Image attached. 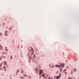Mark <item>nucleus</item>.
Here are the masks:
<instances>
[{
    "instance_id": "473e14b6",
    "label": "nucleus",
    "mask_w": 79,
    "mask_h": 79,
    "mask_svg": "<svg viewBox=\"0 0 79 79\" xmlns=\"http://www.w3.org/2000/svg\"><path fill=\"white\" fill-rule=\"evenodd\" d=\"M4 58H5V57H4Z\"/></svg>"
},
{
    "instance_id": "4be33fe9",
    "label": "nucleus",
    "mask_w": 79,
    "mask_h": 79,
    "mask_svg": "<svg viewBox=\"0 0 79 79\" xmlns=\"http://www.w3.org/2000/svg\"><path fill=\"white\" fill-rule=\"evenodd\" d=\"M4 71H7L6 69H5V70H4Z\"/></svg>"
},
{
    "instance_id": "5701e85b",
    "label": "nucleus",
    "mask_w": 79,
    "mask_h": 79,
    "mask_svg": "<svg viewBox=\"0 0 79 79\" xmlns=\"http://www.w3.org/2000/svg\"><path fill=\"white\" fill-rule=\"evenodd\" d=\"M68 79H72V78H71L70 77H69L68 78Z\"/></svg>"
},
{
    "instance_id": "a878e982",
    "label": "nucleus",
    "mask_w": 79,
    "mask_h": 79,
    "mask_svg": "<svg viewBox=\"0 0 79 79\" xmlns=\"http://www.w3.org/2000/svg\"><path fill=\"white\" fill-rule=\"evenodd\" d=\"M39 77V78H41V76H40Z\"/></svg>"
},
{
    "instance_id": "f704fd0d",
    "label": "nucleus",
    "mask_w": 79,
    "mask_h": 79,
    "mask_svg": "<svg viewBox=\"0 0 79 79\" xmlns=\"http://www.w3.org/2000/svg\"><path fill=\"white\" fill-rule=\"evenodd\" d=\"M78 79H79V78H78Z\"/></svg>"
},
{
    "instance_id": "ddd939ff",
    "label": "nucleus",
    "mask_w": 79,
    "mask_h": 79,
    "mask_svg": "<svg viewBox=\"0 0 79 79\" xmlns=\"http://www.w3.org/2000/svg\"><path fill=\"white\" fill-rule=\"evenodd\" d=\"M2 63H1L0 64V67H2Z\"/></svg>"
},
{
    "instance_id": "a211bd4d",
    "label": "nucleus",
    "mask_w": 79,
    "mask_h": 79,
    "mask_svg": "<svg viewBox=\"0 0 79 79\" xmlns=\"http://www.w3.org/2000/svg\"><path fill=\"white\" fill-rule=\"evenodd\" d=\"M0 35H2V34L1 33H0Z\"/></svg>"
},
{
    "instance_id": "f3484780",
    "label": "nucleus",
    "mask_w": 79,
    "mask_h": 79,
    "mask_svg": "<svg viewBox=\"0 0 79 79\" xmlns=\"http://www.w3.org/2000/svg\"><path fill=\"white\" fill-rule=\"evenodd\" d=\"M42 76L43 77H44V74H43L42 75Z\"/></svg>"
},
{
    "instance_id": "7c9ffc66",
    "label": "nucleus",
    "mask_w": 79,
    "mask_h": 79,
    "mask_svg": "<svg viewBox=\"0 0 79 79\" xmlns=\"http://www.w3.org/2000/svg\"><path fill=\"white\" fill-rule=\"evenodd\" d=\"M32 54H34V53H32Z\"/></svg>"
},
{
    "instance_id": "b1692460",
    "label": "nucleus",
    "mask_w": 79,
    "mask_h": 79,
    "mask_svg": "<svg viewBox=\"0 0 79 79\" xmlns=\"http://www.w3.org/2000/svg\"><path fill=\"white\" fill-rule=\"evenodd\" d=\"M23 71H21V73H23Z\"/></svg>"
},
{
    "instance_id": "aec40b11",
    "label": "nucleus",
    "mask_w": 79,
    "mask_h": 79,
    "mask_svg": "<svg viewBox=\"0 0 79 79\" xmlns=\"http://www.w3.org/2000/svg\"><path fill=\"white\" fill-rule=\"evenodd\" d=\"M5 35H6H6H7V34H5Z\"/></svg>"
},
{
    "instance_id": "f8f14e48",
    "label": "nucleus",
    "mask_w": 79,
    "mask_h": 79,
    "mask_svg": "<svg viewBox=\"0 0 79 79\" xmlns=\"http://www.w3.org/2000/svg\"><path fill=\"white\" fill-rule=\"evenodd\" d=\"M10 58L11 60H12L13 59V57H12V56H10Z\"/></svg>"
},
{
    "instance_id": "72a5a7b5",
    "label": "nucleus",
    "mask_w": 79,
    "mask_h": 79,
    "mask_svg": "<svg viewBox=\"0 0 79 79\" xmlns=\"http://www.w3.org/2000/svg\"><path fill=\"white\" fill-rule=\"evenodd\" d=\"M50 66V65H49V66Z\"/></svg>"
},
{
    "instance_id": "20e7f679",
    "label": "nucleus",
    "mask_w": 79,
    "mask_h": 79,
    "mask_svg": "<svg viewBox=\"0 0 79 79\" xmlns=\"http://www.w3.org/2000/svg\"><path fill=\"white\" fill-rule=\"evenodd\" d=\"M56 67H57L58 68H60V65H55Z\"/></svg>"
},
{
    "instance_id": "393cba45",
    "label": "nucleus",
    "mask_w": 79,
    "mask_h": 79,
    "mask_svg": "<svg viewBox=\"0 0 79 79\" xmlns=\"http://www.w3.org/2000/svg\"><path fill=\"white\" fill-rule=\"evenodd\" d=\"M35 56L34 55V56H33V58H35Z\"/></svg>"
},
{
    "instance_id": "dca6fc26",
    "label": "nucleus",
    "mask_w": 79,
    "mask_h": 79,
    "mask_svg": "<svg viewBox=\"0 0 79 79\" xmlns=\"http://www.w3.org/2000/svg\"><path fill=\"white\" fill-rule=\"evenodd\" d=\"M50 78H51V77H50V76H49L48 77V79H50Z\"/></svg>"
},
{
    "instance_id": "4468645a",
    "label": "nucleus",
    "mask_w": 79,
    "mask_h": 79,
    "mask_svg": "<svg viewBox=\"0 0 79 79\" xmlns=\"http://www.w3.org/2000/svg\"><path fill=\"white\" fill-rule=\"evenodd\" d=\"M5 68H6V67H5V66H4L3 67V69H5Z\"/></svg>"
},
{
    "instance_id": "6e6552de",
    "label": "nucleus",
    "mask_w": 79,
    "mask_h": 79,
    "mask_svg": "<svg viewBox=\"0 0 79 79\" xmlns=\"http://www.w3.org/2000/svg\"><path fill=\"white\" fill-rule=\"evenodd\" d=\"M60 72H61V71H62V70H63V69L60 68Z\"/></svg>"
},
{
    "instance_id": "412c9836",
    "label": "nucleus",
    "mask_w": 79,
    "mask_h": 79,
    "mask_svg": "<svg viewBox=\"0 0 79 79\" xmlns=\"http://www.w3.org/2000/svg\"><path fill=\"white\" fill-rule=\"evenodd\" d=\"M0 69L2 71V68H0Z\"/></svg>"
},
{
    "instance_id": "39448f33",
    "label": "nucleus",
    "mask_w": 79,
    "mask_h": 79,
    "mask_svg": "<svg viewBox=\"0 0 79 79\" xmlns=\"http://www.w3.org/2000/svg\"><path fill=\"white\" fill-rule=\"evenodd\" d=\"M0 50H2V46H1V45L0 44Z\"/></svg>"
},
{
    "instance_id": "bb28decb",
    "label": "nucleus",
    "mask_w": 79,
    "mask_h": 79,
    "mask_svg": "<svg viewBox=\"0 0 79 79\" xmlns=\"http://www.w3.org/2000/svg\"><path fill=\"white\" fill-rule=\"evenodd\" d=\"M0 60H2V57H0Z\"/></svg>"
},
{
    "instance_id": "9d476101",
    "label": "nucleus",
    "mask_w": 79,
    "mask_h": 79,
    "mask_svg": "<svg viewBox=\"0 0 79 79\" xmlns=\"http://www.w3.org/2000/svg\"><path fill=\"white\" fill-rule=\"evenodd\" d=\"M6 47H5V50L6 51H8V50L7 49V48H6Z\"/></svg>"
},
{
    "instance_id": "2eb2a0df",
    "label": "nucleus",
    "mask_w": 79,
    "mask_h": 79,
    "mask_svg": "<svg viewBox=\"0 0 79 79\" xmlns=\"http://www.w3.org/2000/svg\"><path fill=\"white\" fill-rule=\"evenodd\" d=\"M66 71V69H65L63 71L64 72H65V71Z\"/></svg>"
},
{
    "instance_id": "f257e3e1",
    "label": "nucleus",
    "mask_w": 79,
    "mask_h": 79,
    "mask_svg": "<svg viewBox=\"0 0 79 79\" xmlns=\"http://www.w3.org/2000/svg\"><path fill=\"white\" fill-rule=\"evenodd\" d=\"M61 76V74H59V76H57L56 77V79H60V77Z\"/></svg>"
},
{
    "instance_id": "f03ea898",
    "label": "nucleus",
    "mask_w": 79,
    "mask_h": 79,
    "mask_svg": "<svg viewBox=\"0 0 79 79\" xmlns=\"http://www.w3.org/2000/svg\"><path fill=\"white\" fill-rule=\"evenodd\" d=\"M44 73V71H42V70L41 69L40 72V74H41L42 73Z\"/></svg>"
},
{
    "instance_id": "2f4dec72",
    "label": "nucleus",
    "mask_w": 79,
    "mask_h": 79,
    "mask_svg": "<svg viewBox=\"0 0 79 79\" xmlns=\"http://www.w3.org/2000/svg\"><path fill=\"white\" fill-rule=\"evenodd\" d=\"M55 77H56V76L54 77V78H55Z\"/></svg>"
},
{
    "instance_id": "cd10ccee",
    "label": "nucleus",
    "mask_w": 79,
    "mask_h": 79,
    "mask_svg": "<svg viewBox=\"0 0 79 79\" xmlns=\"http://www.w3.org/2000/svg\"><path fill=\"white\" fill-rule=\"evenodd\" d=\"M6 32V33H7V31H6V32Z\"/></svg>"
},
{
    "instance_id": "423d86ee",
    "label": "nucleus",
    "mask_w": 79,
    "mask_h": 79,
    "mask_svg": "<svg viewBox=\"0 0 79 79\" xmlns=\"http://www.w3.org/2000/svg\"><path fill=\"white\" fill-rule=\"evenodd\" d=\"M4 65H6V62L4 61Z\"/></svg>"
},
{
    "instance_id": "6ab92c4d",
    "label": "nucleus",
    "mask_w": 79,
    "mask_h": 79,
    "mask_svg": "<svg viewBox=\"0 0 79 79\" xmlns=\"http://www.w3.org/2000/svg\"><path fill=\"white\" fill-rule=\"evenodd\" d=\"M54 66H53V65H52L51 67V68H53V67Z\"/></svg>"
},
{
    "instance_id": "0eeeda50",
    "label": "nucleus",
    "mask_w": 79,
    "mask_h": 79,
    "mask_svg": "<svg viewBox=\"0 0 79 79\" xmlns=\"http://www.w3.org/2000/svg\"><path fill=\"white\" fill-rule=\"evenodd\" d=\"M23 76H25V77H27V75H25V74H24L23 75Z\"/></svg>"
},
{
    "instance_id": "c756f323",
    "label": "nucleus",
    "mask_w": 79,
    "mask_h": 79,
    "mask_svg": "<svg viewBox=\"0 0 79 79\" xmlns=\"http://www.w3.org/2000/svg\"><path fill=\"white\" fill-rule=\"evenodd\" d=\"M37 73H39V72L37 71Z\"/></svg>"
},
{
    "instance_id": "c85d7f7f",
    "label": "nucleus",
    "mask_w": 79,
    "mask_h": 79,
    "mask_svg": "<svg viewBox=\"0 0 79 79\" xmlns=\"http://www.w3.org/2000/svg\"><path fill=\"white\" fill-rule=\"evenodd\" d=\"M56 73H58V71H57V72H56Z\"/></svg>"
},
{
    "instance_id": "7ed1b4c3",
    "label": "nucleus",
    "mask_w": 79,
    "mask_h": 79,
    "mask_svg": "<svg viewBox=\"0 0 79 79\" xmlns=\"http://www.w3.org/2000/svg\"><path fill=\"white\" fill-rule=\"evenodd\" d=\"M60 66H61L62 68H64V64H63Z\"/></svg>"
},
{
    "instance_id": "1a4fd4ad",
    "label": "nucleus",
    "mask_w": 79,
    "mask_h": 79,
    "mask_svg": "<svg viewBox=\"0 0 79 79\" xmlns=\"http://www.w3.org/2000/svg\"><path fill=\"white\" fill-rule=\"evenodd\" d=\"M73 71L74 72H76V69H73Z\"/></svg>"
},
{
    "instance_id": "9b49d317",
    "label": "nucleus",
    "mask_w": 79,
    "mask_h": 79,
    "mask_svg": "<svg viewBox=\"0 0 79 79\" xmlns=\"http://www.w3.org/2000/svg\"><path fill=\"white\" fill-rule=\"evenodd\" d=\"M17 72H18V73H19V69H18L17 71Z\"/></svg>"
}]
</instances>
